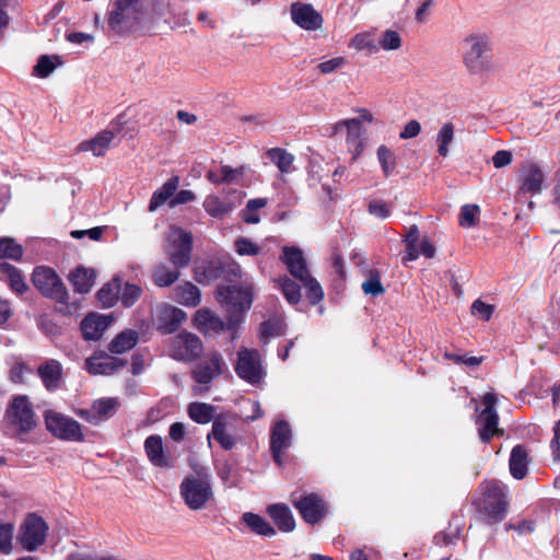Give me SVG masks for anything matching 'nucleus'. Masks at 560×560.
Returning <instances> with one entry per match:
<instances>
[{
  "instance_id": "nucleus-1",
  "label": "nucleus",
  "mask_w": 560,
  "mask_h": 560,
  "mask_svg": "<svg viewBox=\"0 0 560 560\" xmlns=\"http://www.w3.org/2000/svg\"><path fill=\"white\" fill-rule=\"evenodd\" d=\"M480 497L472 501L477 513L487 525L502 522L509 510V489L499 480L492 479L479 486Z\"/></svg>"
},
{
  "instance_id": "nucleus-2",
  "label": "nucleus",
  "mask_w": 560,
  "mask_h": 560,
  "mask_svg": "<svg viewBox=\"0 0 560 560\" xmlns=\"http://www.w3.org/2000/svg\"><path fill=\"white\" fill-rule=\"evenodd\" d=\"M462 59L470 74L487 75L493 71L492 39L486 33H471L460 43Z\"/></svg>"
},
{
  "instance_id": "nucleus-3",
  "label": "nucleus",
  "mask_w": 560,
  "mask_h": 560,
  "mask_svg": "<svg viewBox=\"0 0 560 560\" xmlns=\"http://www.w3.org/2000/svg\"><path fill=\"white\" fill-rule=\"evenodd\" d=\"M107 14L108 30L116 34H129L138 28L144 15L142 0H114Z\"/></svg>"
},
{
  "instance_id": "nucleus-4",
  "label": "nucleus",
  "mask_w": 560,
  "mask_h": 560,
  "mask_svg": "<svg viewBox=\"0 0 560 560\" xmlns=\"http://www.w3.org/2000/svg\"><path fill=\"white\" fill-rule=\"evenodd\" d=\"M179 492L190 510H202L213 499L211 478L208 475L186 477L179 486Z\"/></svg>"
},
{
  "instance_id": "nucleus-5",
  "label": "nucleus",
  "mask_w": 560,
  "mask_h": 560,
  "mask_svg": "<svg viewBox=\"0 0 560 560\" xmlns=\"http://www.w3.org/2000/svg\"><path fill=\"white\" fill-rule=\"evenodd\" d=\"M5 419L20 433H30L37 427L36 415L26 395H16L11 399Z\"/></svg>"
},
{
  "instance_id": "nucleus-6",
  "label": "nucleus",
  "mask_w": 560,
  "mask_h": 560,
  "mask_svg": "<svg viewBox=\"0 0 560 560\" xmlns=\"http://www.w3.org/2000/svg\"><path fill=\"white\" fill-rule=\"evenodd\" d=\"M218 299L225 305L230 316L238 315L241 322L243 314L249 310L253 302L252 284L229 285L218 288Z\"/></svg>"
},
{
  "instance_id": "nucleus-7",
  "label": "nucleus",
  "mask_w": 560,
  "mask_h": 560,
  "mask_svg": "<svg viewBox=\"0 0 560 560\" xmlns=\"http://www.w3.org/2000/svg\"><path fill=\"white\" fill-rule=\"evenodd\" d=\"M165 253L176 268L189 265L192 252V235L179 228H173L167 235Z\"/></svg>"
},
{
  "instance_id": "nucleus-8",
  "label": "nucleus",
  "mask_w": 560,
  "mask_h": 560,
  "mask_svg": "<svg viewBox=\"0 0 560 560\" xmlns=\"http://www.w3.org/2000/svg\"><path fill=\"white\" fill-rule=\"evenodd\" d=\"M49 526L45 520L35 513L26 515L20 526L18 541L26 551H35L46 541Z\"/></svg>"
},
{
  "instance_id": "nucleus-9",
  "label": "nucleus",
  "mask_w": 560,
  "mask_h": 560,
  "mask_svg": "<svg viewBox=\"0 0 560 560\" xmlns=\"http://www.w3.org/2000/svg\"><path fill=\"white\" fill-rule=\"evenodd\" d=\"M44 420L46 429L57 439L72 442L84 441L81 424L77 420L55 410L45 411Z\"/></svg>"
},
{
  "instance_id": "nucleus-10",
  "label": "nucleus",
  "mask_w": 560,
  "mask_h": 560,
  "mask_svg": "<svg viewBox=\"0 0 560 560\" xmlns=\"http://www.w3.org/2000/svg\"><path fill=\"white\" fill-rule=\"evenodd\" d=\"M290 501L303 521L308 524L319 523L327 514V504L317 493L295 491L291 493Z\"/></svg>"
},
{
  "instance_id": "nucleus-11",
  "label": "nucleus",
  "mask_w": 560,
  "mask_h": 560,
  "mask_svg": "<svg viewBox=\"0 0 560 560\" xmlns=\"http://www.w3.org/2000/svg\"><path fill=\"white\" fill-rule=\"evenodd\" d=\"M32 282L43 295L59 303L68 301V291L61 279L51 268H35L32 275Z\"/></svg>"
},
{
  "instance_id": "nucleus-12",
  "label": "nucleus",
  "mask_w": 560,
  "mask_h": 560,
  "mask_svg": "<svg viewBox=\"0 0 560 560\" xmlns=\"http://www.w3.org/2000/svg\"><path fill=\"white\" fill-rule=\"evenodd\" d=\"M235 372L243 381L252 385L259 384L265 376L259 352L256 349L242 347L237 352Z\"/></svg>"
},
{
  "instance_id": "nucleus-13",
  "label": "nucleus",
  "mask_w": 560,
  "mask_h": 560,
  "mask_svg": "<svg viewBox=\"0 0 560 560\" xmlns=\"http://www.w3.org/2000/svg\"><path fill=\"white\" fill-rule=\"evenodd\" d=\"M334 135L346 131L347 150L355 161L365 148V129L359 118L340 120L334 125Z\"/></svg>"
},
{
  "instance_id": "nucleus-14",
  "label": "nucleus",
  "mask_w": 560,
  "mask_h": 560,
  "mask_svg": "<svg viewBox=\"0 0 560 560\" xmlns=\"http://www.w3.org/2000/svg\"><path fill=\"white\" fill-rule=\"evenodd\" d=\"M195 323L200 331L206 334H219L221 331L229 330L232 332V339H235L237 337L236 331L241 324V318L238 315H228V320L224 322L212 311L201 308L195 315Z\"/></svg>"
},
{
  "instance_id": "nucleus-15",
  "label": "nucleus",
  "mask_w": 560,
  "mask_h": 560,
  "mask_svg": "<svg viewBox=\"0 0 560 560\" xmlns=\"http://www.w3.org/2000/svg\"><path fill=\"white\" fill-rule=\"evenodd\" d=\"M497 397L492 393H487L482 397L483 409L481 410L477 424L479 425V435L482 442L488 443L494 435L502 434L498 428L499 416L495 410Z\"/></svg>"
},
{
  "instance_id": "nucleus-16",
  "label": "nucleus",
  "mask_w": 560,
  "mask_h": 560,
  "mask_svg": "<svg viewBox=\"0 0 560 560\" xmlns=\"http://www.w3.org/2000/svg\"><path fill=\"white\" fill-rule=\"evenodd\" d=\"M202 342L191 332L175 336L170 345L171 357L178 361L190 362L198 359L202 352Z\"/></svg>"
},
{
  "instance_id": "nucleus-17",
  "label": "nucleus",
  "mask_w": 560,
  "mask_h": 560,
  "mask_svg": "<svg viewBox=\"0 0 560 560\" xmlns=\"http://www.w3.org/2000/svg\"><path fill=\"white\" fill-rule=\"evenodd\" d=\"M224 198L218 195H209L205 198L202 207L212 218L222 219L231 213L242 201L244 194L237 189L223 190Z\"/></svg>"
},
{
  "instance_id": "nucleus-18",
  "label": "nucleus",
  "mask_w": 560,
  "mask_h": 560,
  "mask_svg": "<svg viewBox=\"0 0 560 560\" xmlns=\"http://www.w3.org/2000/svg\"><path fill=\"white\" fill-rule=\"evenodd\" d=\"M235 417L232 413H220L214 418L211 432L207 439H214L220 446L230 451L237 444V436L234 434Z\"/></svg>"
},
{
  "instance_id": "nucleus-19",
  "label": "nucleus",
  "mask_w": 560,
  "mask_h": 560,
  "mask_svg": "<svg viewBox=\"0 0 560 560\" xmlns=\"http://www.w3.org/2000/svg\"><path fill=\"white\" fill-rule=\"evenodd\" d=\"M225 366L223 357L218 351L209 354L208 362L197 364L191 372V376L196 383L203 386L199 390H208L210 383L223 373Z\"/></svg>"
},
{
  "instance_id": "nucleus-20",
  "label": "nucleus",
  "mask_w": 560,
  "mask_h": 560,
  "mask_svg": "<svg viewBox=\"0 0 560 560\" xmlns=\"http://www.w3.org/2000/svg\"><path fill=\"white\" fill-rule=\"evenodd\" d=\"M292 440V431L289 423L280 420L275 423L270 434V451L273 460L279 465H283V453L290 447Z\"/></svg>"
},
{
  "instance_id": "nucleus-21",
  "label": "nucleus",
  "mask_w": 560,
  "mask_h": 560,
  "mask_svg": "<svg viewBox=\"0 0 560 560\" xmlns=\"http://www.w3.org/2000/svg\"><path fill=\"white\" fill-rule=\"evenodd\" d=\"M202 269L206 282L213 281L219 278H228L229 276L240 277L241 267L233 259L206 260L197 270Z\"/></svg>"
},
{
  "instance_id": "nucleus-22",
  "label": "nucleus",
  "mask_w": 560,
  "mask_h": 560,
  "mask_svg": "<svg viewBox=\"0 0 560 560\" xmlns=\"http://www.w3.org/2000/svg\"><path fill=\"white\" fill-rule=\"evenodd\" d=\"M126 363L125 360L100 352L85 360V370L92 375H113Z\"/></svg>"
},
{
  "instance_id": "nucleus-23",
  "label": "nucleus",
  "mask_w": 560,
  "mask_h": 560,
  "mask_svg": "<svg viewBox=\"0 0 560 560\" xmlns=\"http://www.w3.org/2000/svg\"><path fill=\"white\" fill-rule=\"evenodd\" d=\"M545 177L541 168L533 163L524 165L521 170L517 196L539 194L542 189Z\"/></svg>"
},
{
  "instance_id": "nucleus-24",
  "label": "nucleus",
  "mask_w": 560,
  "mask_h": 560,
  "mask_svg": "<svg viewBox=\"0 0 560 560\" xmlns=\"http://www.w3.org/2000/svg\"><path fill=\"white\" fill-rule=\"evenodd\" d=\"M291 18L296 25L306 31H316L323 23L322 15L307 3H292Z\"/></svg>"
},
{
  "instance_id": "nucleus-25",
  "label": "nucleus",
  "mask_w": 560,
  "mask_h": 560,
  "mask_svg": "<svg viewBox=\"0 0 560 560\" xmlns=\"http://www.w3.org/2000/svg\"><path fill=\"white\" fill-rule=\"evenodd\" d=\"M280 259L284 262L291 276L299 281L311 275L306 259L300 248L283 247Z\"/></svg>"
},
{
  "instance_id": "nucleus-26",
  "label": "nucleus",
  "mask_w": 560,
  "mask_h": 560,
  "mask_svg": "<svg viewBox=\"0 0 560 560\" xmlns=\"http://www.w3.org/2000/svg\"><path fill=\"white\" fill-rule=\"evenodd\" d=\"M37 374L48 392L60 388L62 383V365L55 359H48L37 368Z\"/></svg>"
},
{
  "instance_id": "nucleus-27",
  "label": "nucleus",
  "mask_w": 560,
  "mask_h": 560,
  "mask_svg": "<svg viewBox=\"0 0 560 560\" xmlns=\"http://www.w3.org/2000/svg\"><path fill=\"white\" fill-rule=\"evenodd\" d=\"M144 451L150 463L156 467L170 468L173 466L172 456L164 451L163 440L153 434L145 439Z\"/></svg>"
},
{
  "instance_id": "nucleus-28",
  "label": "nucleus",
  "mask_w": 560,
  "mask_h": 560,
  "mask_svg": "<svg viewBox=\"0 0 560 560\" xmlns=\"http://www.w3.org/2000/svg\"><path fill=\"white\" fill-rule=\"evenodd\" d=\"M118 407L117 398H102L95 400L89 410L82 411V416L93 424H97L110 418Z\"/></svg>"
},
{
  "instance_id": "nucleus-29",
  "label": "nucleus",
  "mask_w": 560,
  "mask_h": 560,
  "mask_svg": "<svg viewBox=\"0 0 560 560\" xmlns=\"http://www.w3.org/2000/svg\"><path fill=\"white\" fill-rule=\"evenodd\" d=\"M267 513L280 532L290 533L295 528V521L289 506L282 503L270 504Z\"/></svg>"
},
{
  "instance_id": "nucleus-30",
  "label": "nucleus",
  "mask_w": 560,
  "mask_h": 560,
  "mask_svg": "<svg viewBox=\"0 0 560 560\" xmlns=\"http://www.w3.org/2000/svg\"><path fill=\"white\" fill-rule=\"evenodd\" d=\"M106 316L90 314L81 323V331L85 340H97L108 327Z\"/></svg>"
},
{
  "instance_id": "nucleus-31",
  "label": "nucleus",
  "mask_w": 560,
  "mask_h": 560,
  "mask_svg": "<svg viewBox=\"0 0 560 560\" xmlns=\"http://www.w3.org/2000/svg\"><path fill=\"white\" fill-rule=\"evenodd\" d=\"M95 278V271L85 267H78L69 275V281L73 287V290L81 294L91 291L94 285Z\"/></svg>"
},
{
  "instance_id": "nucleus-32",
  "label": "nucleus",
  "mask_w": 560,
  "mask_h": 560,
  "mask_svg": "<svg viewBox=\"0 0 560 560\" xmlns=\"http://www.w3.org/2000/svg\"><path fill=\"white\" fill-rule=\"evenodd\" d=\"M0 272L4 276V281L9 284L10 289L19 295L24 294L28 290L21 270L9 262H0Z\"/></svg>"
},
{
  "instance_id": "nucleus-33",
  "label": "nucleus",
  "mask_w": 560,
  "mask_h": 560,
  "mask_svg": "<svg viewBox=\"0 0 560 560\" xmlns=\"http://www.w3.org/2000/svg\"><path fill=\"white\" fill-rule=\"evenodd\" d=\"M179 186V177L172 176L168 178L158 190L152 194L148 210L150 212L156 211L159 207L164 205L172 196L175 195Z\"/></svg>"
},
{
  "instance_id": "nucleus-34",
  "label": "nucleus",
  "mask_w": 560,
  "mask_h": 560,
  "mask_svg": "<svg viewBox=\"0 0 560 560\" xmlns=\"http://www.w3.org/2000/svg\"><path fill=\"white\" fill-rule=\"evenodd\" d=\"M116 136L114 130H105L89 141H83L79 145L80 151H92L95 156H102L108 150L113 139Z\"/></svg>"
},
{
  "instance_id": "nucleus-35",
  "label": "nucleus",
  "mask_w": 560,
  "mask_h": 560,
  "mask_svg": "<svg viewBox=\"0 0 560 560\" xmlns=\"http://www.w3.org/2000/svg\"><path fill=\"white\" fill-rule=\"evenodd\" d=\"M510 472L517 479H523L527 474L528 453L523 445H516L512 448L510 456Z\"/></svg>"
},
{
  "instance_id": "nucleus-36",
  "label": "nucleus",
  "mask_w": 560,
  "mask_h": 560,
  "mask_svg": "<svg viewBox=\"0 0 560 560\" xmlns=\"http://www.w3.org/2000/svg\"><path fill=\"white\" fill-rule=\"evenodd\" d=\"M174 300L182 305L195 307L201 301V293L195 284L185 282L174 289Z\"/></svg>"
},
{
  "instance_id": "nucleus-37",
  "label": "nucleus",
  "mask_w": 560,
  "mask_h": 560,
  "mask_svg": "<svg viewBox=\"0 0 560 560\" xmlns=\"http://www.w3.org/2000/svg\"><path fill=\"white\" fill-rule=\"evenodd\" d=\"M180 268H171L164 262L158 264L152 270V281L159 288H168L180 277Z\"/></svg>"
},
{
  "instance_id": "nucleus-38",
  "label": "nucleus",
  "mask_w": 560,
  "mask_h": 560,
  "mask_svg": "<svg viewBox=\"0 0 560 560\" xmlns=\"http://www.w3.org/2000/svg\"><path fill=\"white\" fill-rule=\"evenodd\" d=\"M139 341V332L132 329H126L118 334L109 343L110 353L121 354L131 350Z\"/></svg>"
},
{
  "instance_id": "nucleus-39",
  "label": "nucleus",
  "mask_w": 560,
  "mask_h": 560,
  "mask_svg": "<svg viewBox=\"0 0 560 560\" xmlns=\"http://www.w3.org/2000/svg\"><path fill=\"white\" fill-rule=\"evenodd\" d=\"M246 526L255 534L266 537L276 535V529L264 517L258 514L247 512L242 516Z\"/></svg>"
},
{
  "instance_id": "nucleus-40",
  "label": "nucleus",
  "mask_w": 560,
  "mask_h": 560,
  "mask_svg": "<svg viewBox=\"0 0 560 560\" xmlns=\"http://www.w3.org/2000/svg\"><path fill=\"white\" fill-rule=\"evenodd\" d=\"M187 412L190 419L199 424H206L210 421L213 422L214 418L218 416L215 415V407L206 402L189 404Z\"/></svg>"
},
{
  "instance_id": "nucleus-41",
  "label": "nucleus",
  "mask_w": 560,
  "mask_h": 560,
  "mask_svg": "<svg viewBox=\"0 0 560 560\" xmlns=\"http://www.w3.org/2000/svg\"><path fill=\"white\" fill-rule=\"evenodd\" d=\"M266 154L281 173H291L293 171L294 155L285 149L272 148L269 149Z\"/></svg>"
},
{
  "instance_id": "nucleus-42",
  "label": "nucleus",
  "mask_w": 560,
  "mask_h": 560,
  "mask_svg": "<svg viewBox=\"0 0 560 560\" xmlns=\"http://www.w3.org/2000/svg\"><path fill=\"white\" fill-rule=\"evenodd\" d=\"M243 175V167L233 168L229 165L221 166L220 171H209L206 174L207 179L214 184L221 185L224 183H233L236 182L238 177Z\"/></svg>"
},
{
  "instance_id": "nucleus-43",
  "label": "nucleus",
  "mask_w": 560,
  "mask_h": 560,
  "mask_svg": "<svg viewBox=\"0 0 560 560\" xmlns=\"http://www.w3.org/2000/svg\"><path fill=\"white\" fill-rule=\"evenodd\" d=\"M276 287L282 292L283 296L291 305H296L301 301L300 285L288 276L277 279Z\"/></svg>"
},
{
  "instance_id": "nucleus-44",
  "label": "nucleus",
  "mask_w": 560,
  "mask_h": 560,
  "mask_svg": "<svg viewBox=\"0 0 560 560\" xmlns=\"http://www.w3.org/2000/svg\"><path fill=\"white\" fill-rule=\"evenodd\" d=\"M455 137L454 125L450 121L444 122L436 135L438 153L446 158L450 153V145L453 143Z\"/></svg>"
},
{
  "instance_id": "nucleus-45",
  "label": "nucleus",
  "mask_w": 560,
  "mask_h": 560,
  "mask_svg": "<svg viewBox=\"0 0 560 560\" xmlns=\"http://www.w3.org/2000/svg\"><path fill=\"white\" fill-rule=\"evenodd\" d=\"M120 290V281L118 279H114L100 289L97 292L98 301L104 307H112L119 300Z\"/></svg>"
},
{
  "instance_id": "nucleus-46",
  "label": "nucleus",
  "mask_w": 560,
  "mask_h": 560,
  "mask_svg": "<svg viewBox=\"0 0 560 560\" xmlns=\"http://www.w3.org/2000/svg\"><path fill=\"white\" fill-rule=\"evenodd\" d=\"M377 160L381 165L383 175L385 177H389L396 172V167H397L396 155L385 144H382L377 148Z\"/></svg>"
},
{
  "instance_id": "nucleus-47",
  "label": "nucleus",
  "mask_w": 560,
  "mask_h": 560,
  "mask_svg": "<svg viewBox=\"0 0 560 560\" xmlns=\"http://www.w3.org/2000/svg\"><path fill=\"white\" fill-rule=\"evenodd\" d=\"M24 249L22 245L18 244L14 238L1 237L0 238V259L9 258L12 260H21Z\"/></svg>"
},
{
  "instance_id": "nucleus-48",
  "label": "nucleus",
  "mask_w": 560,
  "mask_h": 560,
  "mask_svg": "<svg viewBox=\"0 0 560 560\" xmlns=\"http://www.w3.org/2000/svg\"><path fill=\"white\" fill-rule=\"evenodd\" d=\"M300 282L304 285L306 290V296L311 304L315 305L324 299V291L319 282L313 278L312 275L305 277V279L300 280Z\"/></svg>"
},
{
  "instance_id": "nucleus-49",
  "label": "nucleus",
  "mask_w": 560,
  "mask_h": 560,
  "mask_svg": "<svg viewBox=\"0 0 560 560\" xmlns=\"http://www.w3.org/2000/svg\"><path fill=\"white\" fill-rule=\"evenodd\" d=\"M349 47L359 51L366 50L369 52H375L378 50V47L370 33H359L354 35L349 42Z\"/></svg>"
},
{
  "instance_id": "nucleus-50",
  "label": "nucleus",
  "mask_w": 560,
  "mask_h": 560,
  "mask_svg": "<svg viewBox=\"0 0 560 560\" xmlns=\"http://www.w3.org/2000/svg\"><path fill=\"white\" fill-rule=\"evenodd\" d=\"M362 290L365 294L372 296H377L385 292V289L381 282V275L377 270H370L369 278L362 283Z\"/></svg>"
},
{
  "instance_id": "nucleus-51",
  "label": "nucleus",
  "mask_w": 560,
  "mask_h": 560,
  "mask_svg": "<svg viewBox=\"0 0 560 560\" xmlns=\"http://www.w3.org/2000/svg\"><path fill=\"white\" fill-rule=\"evenodd\" d=\"M234 248L240 256L254 257L261 253V247L258 244L244 236H240L234 241Z\"/></svg>"
},
{
  "instance_id": "nucleus-52",
  "label": "nucleus",
  "mask_w": 560,
  "mask_h": 560,
  "mask_svg": "<svg viewBox=\"0 0 560 560\" xmlns=\"http://www.w3.org/2000/svg\"><path fill=\"white\" fill-rule=\"evenodd\" d=\"M120 291L121 294L119 300L125 307H131L135 305L142 294L141 287L129 282H126L124 289Z\"/></svg>"
},
{
  "instance_id": "nucleus-53",
  "label": "nucleus",
  "mask_w": 560,
  "mask_h": 560,
  "mask_svg": "<svg viewBox=\"0 0 560 560\" xmlns=\"http://www.w3.org/2000/svg\"><path fill=\"white\" fill-rule=\"evenodd\" d=\"M54 60L58 61L59 57L58 56L51 57L48 55L40 56L35 68H34L36 75H38L40 78L48 77L57 67V63Z\"/></svg>"
},
{
  "instance_id": "nucleus-54",
  "label": "nucleus",
  "mask_w": 560,
  "mask_h": 560,
  "mask_svg": "<svg viewBox=\"0 0 560 560\" xmlns=\"http://www.w3.org/2000/svg\"><path fill=\"white\" fill-rule=\"evenodd\" d=\"M480 209L477 205H465L459 214V225L470 228L476 224Z\"/></svg>"
},
{
  "instance_id": "nucleus-55",
  "label": "nucleus",
  "mask_w": 560,
  "mask_h": 560,
  "mask_svg": "<svg viewBox=\"0 0 560 560\" xmlns=\"http://www.w3.org/2000/svg\"><path fill=\"white\" fill-rule=\"evenodd\" d=\"M444 358L448 361H452L455 364H464L469 368H477L483 361V357H474V355H468V354H456V353L448 352V351L444 352Z\"/></svg>"
},
{
  "instance_id": "nucleus-56",
  "label": "nucleus",
  "mask_w": 560,
  "mask_h": 560,
  "mask_svg": "<svg viewBox=\"0 0 560 560\" xmlns=\"http://www.w3.org/2000/svg\"><path fill=\"white\" fill-rule=\"evenodd\" d=\"M378 45L384 50H396L401 46V37L396 31H385L378 39Z\"/></svg>"
},
{
  "instance_id": "nucleus-57",
  "label": "nucleus",
  "mask_w": 560,
  "mask_h": 560,
  "mask_svg": "<svg viewBox=\"0 0 560 560\" xmlns=\"http://www.w3.org/2000/svg\"><path fill=\"white\" fill-rule=\"evenodd\" d=\"M32 373V369L23 362H15L10 371L9 378L14 384H24L25 378Z\"/></svg>"
},
{
  "instance_id": "nucleus-58",
  "label": "nucleus",
  "mask_w": 560,
  "mask_h": 560,
  "mask_svg": "<svg viewBox=\"0 0 560 560\" xmlns=\"http://www.w3.org/2000/svg\"><path fill=\"white\" fill-rule=\"evenodd\" d=\"M13 525L0 522V552L9 553L12 549Z\"/></svg>"
},
{
  "instance_id": "nucleus-59",
  "label": "nucleus",
  "mask_w": 560,
  "mask_h": 560,
  "mask_svg": "<svg viewBox=\"0 0 560 560\" xmlns=\"http://www.w3.org/2000/svg\"><path fill=\"white\" fill-rule=\"evenodd\" d=\"M348 63L345 57H335L329 60L320 62L317 68L320 73L329 74L336 72L340 68L345 67Z\"/></svg>"
},
{
  "instance_id": "nucleus-60",
  "label": "nucleus",
  "mask_w": 560,
  "mask_h": 560,
  "mask_svg": "<svg viewBox=\"0 0 560 560\" xmlns=\"http://www.w3.org/2000/svg\"><path fill=\"white\" fill-rule=\"evenodd\" d=\"M493 311V305L487 304L481 300H476L471 305L472 315H476L483 320H489L492 316Z\"/></svg>"
},
{
  "instance_id": "nucleus-61",
  "label": "nucleus",
  "mask_w": 560,
  "mask_h": 560,
  "mask_svg": "<svg viewBox=\"0 0 560 560\" xmlns=\"http://www.w3.org/2000/svg\"><path fill=\"white\" fill-rule=\"evenodd\" d=\"M369 212L380 219H385L389 215L390 209L383 200H373L369 203Z\"/></svg>"
},
{
  "instance_id": "nucleus-62",
  "label": "nucleus",
  "mask_w": 560,
  "mask_h": 560,
  "mask_svg": "<svg viewBox=\"0 0 560 560\" xmlns=\"http://www.w3.org/2000/svg\"><path fill=\"white\" fill-rule=\"evenodd\" d=\"M421 132V125L418 120L408 121L404 129L399 133V138L402 140L412 139Z\"/></svg>"
},
{
  "instance_id": "nucleus-63",
  "label": "nucleus",
  "mask_w": 560,
  "mask_h": 560,
  "mask_svg": "<svg viewBox=\"0 0 560 560\" xmlns=\"http://www.w3.org/2000/svg\"><path fill=\"white\" fill-rule=\"evenodd\" d=\"M492 162L497 168L504 167L512 162V153L506 150H500L492 156Z\"/></svg>"
},
{
  "instance_id": "nucleus-64",
  "label": "nucleus",
  "mask_w": 560,
  "mask_h": 560,
  "mask_svg": "<svg viewBox=\"0 0 560 560\" xmlns=\"http://www.w3.org/2000/svg\"><path fill=\"white\" fill-rule=\"evenodd\" d=\"M551 448L556 460L560 462V419L553 427V439L551 441Z\"/></svg>"
}]
</instances>
